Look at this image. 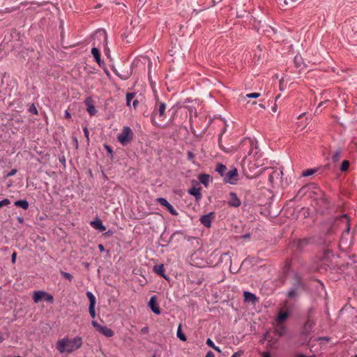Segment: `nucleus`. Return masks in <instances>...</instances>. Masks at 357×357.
I'll return each instance as SVG.
<instances>
[{"label":"nucleus","instance_id":"1","mask_svg":"<svg viewBox=\"0 0 357 357\" xmlns=\"http://www.w3.org/2000/svg\"><path fill=\"white\" fill-rule=\"evenodd\" d=\"M82 344V339L76 337L73 339L63 338L57 342L56 349L61 353H71L73 351L81 347Z\"/></svg>","mask_w":357,"mask_h":357},{"label":"nucleus","instance_id":"2","mask_svg":"<svg viewBox=\"0 0 357 357\" xmlns=\"http://www.w3.org/2000/svg\"><path fill=\"white\" fill-rule=\"evenodd\" d=\"M291 284L292 286L287 292V296L290 299H296L304 290V284L298 273L294 274Z\"/></svg>","mask_w":357,"mask_h":357},{"label":"nucleus","instance_id":"3","mask_svg":"<svg viewBox=\"0 0 357 357\" xmlns=\"http://www.w3.org/2000/svg\"><path fill=\"white\" fill-rule=\"evenodd\" d=\"M133 137V132L128 126L123 127L122 131L118 135L117 139L122 145L128 144Z\"/></svg>","mask_w":357,"mask_h":357},{"label":"nucleus","instance_id":"4","mask_svg":"<svg viewBox=\"0 0 357 357\" xmlns=\"http://www.w3.org/2000/svg\"><path fill=\"white\" fill-rule=\"evenodd\" d=\"M223 181L225 183H230L231 185H235L237 183L238 181V173L236 168H232L226 172L225 176L223 177Z\"/></svg>","mask_w":357,"mask_h":357},{"label":"nucleus","instance_id":"5","mask_svg":"<svg viewBox=\"0 0 357 357\" xmlns=\"http://www.w3.org/2000/svg\"><path fill=\"white\" fill-rule=\"evenodd\" d=\"M241 144L242 146H247L250 147V150L248 152V155H251L252 153H254L255 155L258 154L257 143L253 139L250 138H245L241 142Z\"/></svg>","mask_w":357,"mask_h":357},{"label":"nucleus","instance_id":"6","mask_svg":"<svg viewBox=\"0 0 357 357\" xmlns=\"http://www.w3.org/2000/svg\"><path fill=\"white\" fill-rule=\"evenodd\" d=\"M165 109L166 104L165 102L157 101L154 106L152 117H155L157 115H158L159 117H164Z\"/></svg>","mask_w":357,"mask_h":357},{"label":"nucleus","instance_id":"7","mask_svg":"<svg viewBox=\"0 0 357 357\" xmlns=\"http://www.w3.org/2000/svg\"><path fill=\"white\" fill-rule=\"evenodd\" d=\"M92 325L94 328H96L97 331L107 337H110L114 335V332L110 328L106 326H100L96 321H92Z\"/></svg>","mask_w":357,"mask_h":357},{"label":"nucleus","instance_id":"8","mask_svg":"<svg viewBox=\"0 0 357 357\" xmlns=\"http://www.w3.org/2000/svg\"><path fill=\"white\" fill-rule=\"evenodd\" d=\"M86 296L89 300V311L90 313V315L92 318H94L96 317V311H95V305H96V298L94 295L91 291L86 292Z\"/></svg>","mask_w":357,"mask_h":357},{"label":"nucleus","instance_id":"9","mask_svg":"<svg viewBox=\"0 0 357 357\" xmlns=\"http://www.w3.org/2000/svg\"><path fill=\"white\" fill-rule=\"evenodd\" d=\"M241 204V200L235 192H231L228 195V205L231 207L237 208Z\"/></svg>","mask_w":357,"mask_h":357},{"label":"nucleus","instance_id":"10","mask_svg":"<svg viewBox=\"0 0 357 357\" xmlns=\"http://www.w3.org/2000/svg\"><path fill=\"white\" fill-rule=\"evenodd\" d=\"M287 327L283 323L275 322L274 324V333L279 337H283L287 333Z\"/></svg>","mask_w":357,"mask_h":357},{"label":"nucleus","instance_id":"11","mask_svg":"<svg viewBox=\"0 0 357 357\" xmlns=\"http://www.w3.org/2000/svg\"><path fill=\"white\" fill-rule=\"evenodd\" d=\"M215 218V213L213 212H211L206 215H202L199 220L201 223L206 227H211V221Z\"/></svg>","mask_w":357,"mask_h":357},{"label":"nucleus","instance_id":"12","mask_svg":"<svg viewBox=\"0 0 357 357\" xmlns=\"http://www.w3.org/2000/svg\"><path fill=\"white\" fill-rule=\"evenodd\" d=\"M282 175V172L278 169H271V172L268 175V181L271 184H273L275 179H279Z\"/></svg>","mask_w":357,"mask_h":357},{"label":"nucleus","instance_id":"13","mask_svg":"<svg viewBox=\"0 0 357 357\" xmlns=\"http://www.w3.org/2000/svg\"><path fill=\"white\" fill-rule=\"evenodd\" d=\"M149 306L151 309V310L156 314H160V307L156 302V297L155 296H153L151 297L149 302Z\"/></svg>","mask_w":357,"mask_h":357},{"label":"nucleus","instance_id":"14","mask_svg":"<svg viewBox=\"0 0 357 357\" xmlns=\"http://www.w3.org/2000/svg\"><path fill=\"white\" fill-rule=\"evenodd\" d=\"M314 326V322L310 318H308L303 326V328H302L303 334H305V335L309 334Z\"/></svg>","mask_w":357,"mask_h":357},{"label":"nucleus","instance_id":"15","mask_svg":"<svg viewBox=\"0 0 357 357\" xmlns=\"http://www.w3.org/2000/svg\"><path fill=\"white\" fill-rule=\"evenodd\" d=\"M290 312L289 311H282L280 310L278 312V315L275 319V322L283 323L289 317Z\"/></svg>","mask_w":357,"mask_h":357},{"label":"nucleus","instance_id":"16","mask_svg":"<svg viewBox=\"0 0 357 357\" xmlns=\"http://www.w3.org/2000/svg\"><path fill=\"white\" fill-rule=\"evenodd\" d=\"M85 104L86 105V110L89 113V114L91 116H94L96 114L97 111L94 105H93V101L91 98H86V100H85Z\"/></svg>","mask_w":357,"mask_h":357},{"label":"nucleus","instance_id":"17","mask_svg":"<svg viewBox=\"0 0 357 357\" xmlns=\"http://www.w3.org/2000/svg\"><path fill=\"white\" fill-rule=\"evenodd\" d=\"M91 54L93 56V57H94L96 61L98 63V64L100 66H101V65H102V63H103V62L100 59V50L97 47H94L91 50Z\"/></svg>","mask_w":357,"mask_h":357},{"label":"nucleus","instance_id":"18","mask_svg":"<svg viewBox=\"0 0 357 357\" xmlns=\"http://www.w3.org/2000/svg\"><path fill=\"white\" fill-rule=\"evenodd\" d=\"M153 270L158 275L162 276L166 280H168V278L165 274V267L163 264L155 265Z\"/></svg>","mask_w":357,"mask_h":357},{"label":"nucleus","instance_id":"19","mask_svg":"<svg viewBox=\"0 0 357 357\" xmlns=\"http://www.w3.org/2000/svg\"><path fill=\"white\" fill-rule=\"evenodd\" d=\"M91 225L94 229L99 230L100 231H104L106 229L100 220L92 221Z\"/></svg>","mask_w":357,"mask_h":357},{"label":"nucleus","instance_id":"20","mask_svg":"<svg viewBox=\"0 0 357 357\" xmlns=\"http://www.w3.org/2000/svg\"><path fill=\"white\" fill-rule=\"evenodd\" d=\"M244 299L245 301L252 303V304L255 303L257 300L256 296L249 291H244Z\"/></svg>","mask_w":357,"mask_h":357},{"label":"nucleus","instance_id":"21","mask_svg":"<svg viewBox=\"0 0 357 357\" xmlns=\"http://www.w3.org/2000/svg\"><path fill=\"white\" fill-rule=\"evenodd\" d=\"M45 291H36L33 294V299L36 303H39L43 298H45Z\"/></svg>","mask_w":357,"mask_h":357},{"label":"nucleus","instance_id":"22","mask_svg":"<svg viewBox=\"0 0 357 357\" xmlns=\"http://www.w3.org/2000/svg\"><path fill=\"white\" fill-rule=\"evenodd\" d=\"M199 181L200 183L207 187L210 181V176L206 174H200L199 176Z\"/></svg>","mask_w":357,"mask_h":357},{"label":"nucleus","instance_id":"23","mask_svg":"<svg viewBox=\"0 0 357 357\" xmlns=\"http://www.w3.org/2000/svg\"><path fill=\"white\" fill-rule=\"evenodd\" d=\"M95 37L99 39H103L104 43H107V35L105 30H98L95 33Z\"/></svg>","mask_w":357,"mask_h":357},{"label":"nucleus","instance_id":"24","mask_svg":"<svg viewBox=\"0 0 357 357\" xmlns=\"http://www.w3.org/2000/svg\"><path fill=\"white\" fill-rule=\"evenodd\" d=\"M215 171L218 172L221 176L224 177L227 172V167L221 163H218L216 165Z\"/></svg>","mask_w":357,"mask_h":357},{"label":"nucleus","instance_id":"25","mask_svg":"<svg viewBox=\"0 0 357 357\" xmlns=\"http://www.w3.org/2000/svg\"><path fill=\"white\" fill-rule=\"evenodd\" d=\"M189 193L195 197L197 200L201 199L202 195L200 192V189L197 188H192L189 190Z\"/></svg>","mask_w":357,"mask_h":357},{"label":"nucleus","instance_id":"26","mask_svg":"<svg viewBox=\"0 0 357 357\" xmlns=\"http://www.w3.org/2000/svg\"><path fill=\"white\" fill-rule=\"evenodd\" d=\"M336 222L340 221L342 225H344L347 227V231L349 232V227L348 225V219L347 215H343L340 217L337 218Z\"/></svg>","mask_w":357,"mask_h":357},{"label":"nucleus","instance_id":"27","mask_svg":"<svg viewBox=\"0 0 357 357\" xmlns=\"http://www.w3.org/2000/svg\"><path fill=\"white\" fill-rule=\"evenodd\" d=\"M265 338L268 340L267 347L277 348L278 340L273 338L268 339V334L266 333Z\"/></svg>","mask_w":357,"mask_h":357},{"label":"nucleus","instance_id":"28","mask_svg":"<svg viewBox=\"0 0 357 357\" xmlns=\"http://www.w3.org/2000/svg\"><path fill=\"white\" fill-rule=\"evenodd\" d=\"M15 206L21 207L24 210H26L29 207V203L26 200H18L15 202Z\"/></svg>","mask_w":357,"mask_h":357},{"label":"nucleus","instance_id":"29","mask_svg":"<svg viewBox=\"0 0 357 357\" xmlns=\"http://www.w3.org/2000/svg\"><path fill=\"white\" fill-rule=\"evenodd\" d=\"M316 172L317 169H308L302 172L301 176H310L314 174Z\"/></svg>","mask_w":357,"mask_h":357},{"label":"nucleus","instance_id":"30","mask_svg":"<svg viewBox=\"0 0 357 357\" xmlns=\"http://www.w3.org/2000/svg\"><path fill=\"white\" fill-rule=\"evenodd\" d=\"M342 151L340 149H337L332 155V160L333 162H337L341 157Z\"/></svg>","mask_w":357,"mask_h":357},{"label":"nucleus","instance_id":"31","mask_svg":"<svg viewBox=\"0 0 357 357\" xmlns=\"http://www.w3.org/2000/svg\"><path fill=\"white\" fill-rule=\"evenodd\" d=\"M177 337L182 341H185L186 337L185 335L181 332V325L178 326L177 333H176Z\"/></svg>","mask_w":357,"mask_h":357},{"label":"nucleus","instance_id":"32","mask_svg":"<svg viewBox=\"0 0 357 357\" xmlns=\"http://www.w3.org/2000/svg\"><path fill=\"white\" fill-rule=\"evenodd\" d=\"M135 96V93H128L126 95V103L128 106L130 105L131 100L134 98Z\"/></svg>","mask_w":357,"mask_h":357},{"label":"nucleus","instance_id":"33","mask_svg":"<svg viewBox=\"0 0 357 357\" xmlns=\"http://www.w3.org/2000/svg\"><path fill=\"white\" fill-rule=\"evenodd\" d=\"M157 202L165 207H167L169 204L167 200L162 197L158 198Z\"/></svg>","mask_w":357,"mask_h":357},{"label":"nucleus","instance_id":"34","mask_svg":"<svg viewBox=\"0 0 357 357\" xmlns=\"http://www.w3.org/2000/svg\"><path fill=\"white\" fill-rule=\"evenodd\" d=\"M349 166V162L348 160H344L340 167V169L342 172H345L348 169Z\"/></svg>","mask_w":357,"mask_h":357},{"label":"nucleus","instance_id":"35","mask_svg":"<svg viewBox=\"0 0 357 357\" xmlns=\"http://www.w3.org/2000/svg\"><path fill=\"white\" fill-rule=\"evenodd\" d=\"M61 274L62 275V277L69 281H71L72 279H73V276L71 274H70L69 273H67V272H64V271H61Z\"/></svg>","mask_w":357,"mask_h":357},{"label":"nucleus","instance_id":"36","mask_svg":"<svg viewBox=\"0 0 357 357\" xmlns=\"http://www.w3.org/2000/svg\"><path fill=\"white\" fill-rule=\"evenodd\" d=\"M166 208L172 215H178L177 211L174 209V208L170 204Z\"/></svg>","mask_w":357,"mask_h":357},{"label":"nucleus","instance_id":"37","mask_svg":"<svg viewBox=\"0 0 357 357\" xmlns=\"http://www.w3.org/2000/svg\"><path fill=\"white\" fill-rule=\"evenodd\" d=\"M259 96H260L259 93H248L246 95V98H259Z\"/></svg>","mask_w":357,"mask_h":357},{"label":"nucleus","instance_id":"38","mask_svg":"<svg viewBox=\"0 0 357 357\" xmlns=\"http://www.w3.org/2000/svg\"><path fill=\"white\" fill-rule=\"evenodd\" d=\"M29 112L30 113H32V114H38V110H37V109H36V106H35L33 104H32V105L29 107Z\"/></svg>","mask_w":357,"mask_h":357},{"label":"nucleus","instance_id":"39","mask_svg":"<svg viewBox=\"0 0 357 357\" xmlns=\"http://www.w3.org/2000/svg\"><path fill=\"white\" fill-rule=\"evenodd\" d=\"M10 202L8 199H4L0 201V208L10 204Z\"/></svg>","mask_w":357,"mask_h":357},{"label":"nucleus","instance_id":"40","mask_svg":"<svg viewBox=\"0 0 357 357\" xmlns=\"http://www.w3.org/2000/svg\"><path fill=\"white\" fill-rule=\"evenodd\" d=\"M44 298H45V300L50 303H52L54 301L53 296L52 295L47 294V292H45V296Z\"/></svg>","mask_w":357,"mask_h":357},{"label":"nucleus","instance_id":"41","mask_svg":"<svg viewBox=\"0 0 357 357\" xmlns=\"http://www.w3.org/2000/svg\"><path fill=\"white\" fill-rule=\"evenodd\" d=\"M206 344L211 347V348H215V344L213 343V342L210 339V338H208L207 340H206Z\"/></svg>","mask_w":357,"mask_h":357},{"label":"nucleus","instance_id":"42","mask_svg":"<svg viewBox=\"0 0 357 357\" xmlns=\"http://www.w3.org/2000/svg\"><path fill=\"white\" fill-rule=\"evenodd\" d=\"M187 155H188V159L190 160H192L195 157L194 153L191 151H188L187 153Z\"/></svg>","mask_w":357,"mask_h":357},{"label":"nucleus","instance_id":"43","mask_svg":"<svg viewBox=\"0 0 357 357\" xmlns=\"http://www.w3.org/2000/svg\"><path fill=\"white\" fill-rule=\"evenodd\" d=\"M16 172H17V169H13L10 172L8 173L7 176H13V175H15L16 174Z\"/></svg>","mask_w":357,"mask_h":357},{"label":"nucleus","instance_id":"44","mask_svg":"<svg viewBox=\"0 0 357 357\" xmlns=\"http://www.w3.org/2000/svg\"><path fill=\"white\" fill-rule=\"evenodd\" d=\"M105 147L106 149V150L107 151V152L109 153V154H112V148L108 146V145H105Z\"/></svg>","mask_w":357,"mask_h":357},{"label":"nucleus","instance_id":"45","mask_svg":"<svg viewBox=\"0 0 357 357\" xmlns=\"http://www.w3.org/2000/svg\"><path fill=\"white\" fill-rule=\"evenodd\" d=\"M17 254L16 252H13L12 255V262L14 264L16 260Z\"/></svg>","mask_w":357,"mask_h":357},{"label":"nucleus","instance_id":"46","mask_svg":"<svg viewBox=\"0 0 357 357\" xmlns=\"http://www.w3.org/2000/svg\"><path fill=\"white\" fill-rule=\"evenodd\" d=\"M205 357H215V356H214L213 353L212 351H209L208 352H207Z\"/></svg>","mask_w":357,"mask_h":357},{"label":"nucleus","instance_id":"47","mask_svg":"<svg viewBox=\"0 0 357 357\" xmlns=\"http://www.w3.org/2000/svg\"><path fill=\"white\" fill-rule=\"evenodd\" d=\"M84 132L85 137L89 139V131L86 128H84Z\"/></svg>","mask_w":357,"mask_h":357},{"label":"nucleus","instance_id":"48","mask_svg":"<svg viewBox=\"0 0 357 357\" xmlns=\"http://www.w3.org/2000/svg\"><path fill=\"white\" fill-rule=\"evenodd\" d=\"M262 357H271V354L269 352H263L261 354Z\"/></svg>","mask_w":357,"mask_h":357},{"label":"nucleus","instance_id":"49","mask_svg":"<svg viewBox=\"0 0 357 357\" xmlns=\"http://www.w3.org/2000/svg\"><path fill=\"white\" fill-rule=\"evenodd\" d=\"M70 116H71L70 114L69 113V112H68V111H67V110H66V111L65 112V117H66V118H67V119H70Z\"/></svg>","mask_w":357,"mask_h":357},{"label":"nucleus","instance_id":"50","mask_svg":"<svg viewBox=\"0 0 357 357\" xmlns=\"http://www.w3.org/2000/svg\"><path fill=\"white\" fill-rule=\"evenodd\" d=\"M138 103H139L138 100H135L132 102V105H133V107H134L135 108H136V107H137V106L138 105Z\"/></svg>","mask_w":357,"mask_h":357},{"label":"nucleus","instance_id":"51","mask_svg":"<svg viewBox=\"0 0 357 357\" xmlns=\"http://www.w3.org/2000/svg\"><path fill=\"white\" fill-rule=\"evenodd\" d=\"M4 340V335L0 333V343Z\"/></svg>","mask_w":357,"mask_h":357},{"label":"nucleus","instance_id":"52","mask_svg":"<svg viewBox=\"0 0 357 357\" xmlns=\"http://www.w3.org/2000/svg\"><path fill=\"white\" fill-rule=\"evenodd\" d=\"M15 10H16L15 8H13H13H12V9H10V8H6V10H5V11H4V12H5V13H10V12H12V11Z\"/></svg>","mask_w":357,"mask_h":357},{"label":"nucleus","instance_id":"53","mask_svg":"<svg viewBox=\"0 0 357 357\" xmlns=\"http://www.w3.org/2000/svg\"><path fill=\"white\" fill-rule=\"evenodd\" d=\"M325 102H326V101H324V102H321L319 104V105H318V107H317V109H316V112H317L318 109H319V107H321V106H323V105H324Z\"/></svg>","mask_w":357,"mask_h":357},{"label":"nucleus","instance_id":"54","mask_svg":"<svg viewBox=\"0 0 357 357\" xmlns=\"http://www.w3.org/2000/svg\"><path fill=\"white\" fill-rule=\"evenodd\" d=\"M240 356H241V354L236 352L231 357H239Z\"/></svg>","mask_w":357,"mask_h":357},{"label":"nucleus","instance_id":"55","mask_svg":"<svg viewBox=\"0 0 357 357\" xmlns=\"http://www.w3.org/2000/svg\"><path fill=\"white\" fill-rule=\"evenodd\" d=\"M213 349L219 353L221 352V350H220V347H218L215 346V348H213Z\"/></svg>","mask_w":357,"mask_h":357},{"label":"nucleus","instance_id":"56","mask_svg":"<svg viewBox=\"0 0 357 357\" xmlns=\"http://www.w3.org/2000/svg\"><path fill=\"white\" fill-rule=\"evenodd\" d=\"M98 248L100 251H103L104 250V246L101 244L98 245Z\"/></svg>","mask_w":357,"mask_h":357},{"label":"nucleus","instance_id":"57","mask_svg":"<svg viewBox=\"0 0 357 357\" xmlns=\"http://www.w3.org/2000/svg\"><path fill=\"white\" fill-rule=\"evenodd\" d=\"M17 220L19 222H23V218L22 217H17Z\"/></svg>","mask_w":357,"mask_h":357},{"label":"nucleus","instance_id":"58","mask_svg":"<svg viewBox=\"0 0 357 357\" xmlns=\"http://www.w3.org/2000/svg\"><path fill=\"white\" fill-rule=\"evenodd\" d=\"M139 1L142 5H144L146 3V0H139Z\"/></svg>","mask_w":357,"mask_h":357},{"label":"nucleus","instance_id":"59","mask_svg":"<svg viewBox=\"0 0 357 357\" xmlns=\"http://www.w3.org/2000/svg\"><path fill=\"white\" fill-rule=\"evenodd\" d=\"M249 236H250V234H247L244 235L243 237V238H248Z\"/></svg>","mask_w":357,"mask_h":357},{"label":"nucleus","instance_id":"60","mask_svg":"<svg viewBox=\"0 0 357 357\" xmlns=\"http://www.w3.org/2000/svg\"><path fill=\"white\" fill-rule=\"evenodd\" d=\"M147 331V328H142V331L145 333Z\"/></svg>","mask_w":357,"mask_h":357},{"label":"nucleus","instance_id":"61","mask_svg":"<svg viewBox=\"0 0 357 357\" xmlns=\"http://www.w3.org/2000/svg\"><path fill=\"white\" fill-rule=\"evenodd\" d=\"M272 110H273V112H276V107H275H275H273L272 108Z\"/></svg>","mask_w":357,"mask_h":357},{"label":"nucleus","instance_id":"62","mask_svg":"<svg viewBox=\"0 0 357 357\" xmlns=\"http://www.w3.org/2000/svg\"><path fill=\"white\" fill-rule=\"evenodd\" d=\"M303 115H304V114H302L301 115H300L299 118L302 117Z\"/></svg>","mask_w":357,"mask_h":357},{"label":"nucleus","instance_id":"63","mask_svg":"<svg viewBox=\"0 0 357 357\" xmlns=\"http://www.w3.org/2000/svg\"><path fill=\"white\" fill-rule=\"evenodd\" d=\"M153 357H155V356H153Z\"/></svg>","mask_w":357,"mask_h":357}]
</instances>
